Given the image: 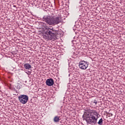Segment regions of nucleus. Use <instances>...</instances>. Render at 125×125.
<instances>
[{
    "label": "nucleus",
    "mask_w": 125,
    "mask_h": 125,
    "mask_svg": "<svg viewBox=\"0 0 125 125\" xmlns=\"http://www.w3.org/2000/svg\"><path fill=\"white\" fill-rule=\"evenodd\" d=\"M98 124H99L100 125H102L103 124V119L101 118L99 121L98 122Z\"/></svg>",
    "instance_id": "obj_9"
},
{
    "label": "nucleus",
    "mask_w": 125,
    "mask_h": 125,
    "mask_svg": "<svg viewBox=\"0 0 125 125\" xmlns=\"http://www.w3.org/2000/svg\"><path fill=\"white\" fill-rule=\"evenodd\" d=\"M57 36V31L53 29V28H46L43 34V38L46 41H55Z\"/></svg>",
    "instance_id": "obj_2"
},
{
    "label": "nucleus",
    "mask_w": 125,
    "mask_h": 125,
    "mask_svg": "<svg viewBox=\"0 0 125 125\" xmlns=\"http://www.w3.org/2000/svg\"><path fill=\"white\" fill-rule=\"evenodd\" d=\"M60 120H61V117L60 116H56L54 118V122H55V123H58Z\"/></svg>",
    "instance_id": "obj_8"
},
{
    "label": "nucleus",
    "mask_w": 125,
    "mask_h": 125,
    "mask_svg": "<svg viewBox=\"0 0 125 125\" xmlns=\"http://www.w3.org/2000/svg\"><path fill=\"white\" fill-rule=\"evenodd\" d=\"M43 21L47 23L48 25L55 26L57 24H59L61 21L60 20V18L50 17L49 16L44 17L43 18Z\"/></svg>",
    "instance_id": "obj_3"
},
{
    "label": "nucleus",
    "mask_w": 125,
    "mask_h": 125,
    "mask_svg": "<svg viewBox=\"0 0 125 125\" xmlns=\"http://www.w3.org/2000/svg\"><path fill=\"white\" fill-rule=\"evenodd\" d=\"M54 83V81H53V79L51 78L47 79L46 81V84L47 85H48V86L53 85Z\"/></svg>",
    "instance_id": "obj_6"
},
{
    "label": "nucleus",
    "mask_w": 125,
    "mask_h": 125,
    "mask_svg": "<svg viewBox=\"0 0 125 125\" xmlns=\"http://www.w3.org/2000/svg\"><path fill=\"white\" fill-rule=\"evenodd\" d=\"M19 100L21 104H26L29 100V97L26 95H21L19 97Z\"/></svg>",
    "instance_id": "obj_4"
},
{
    "label": "nucleus",
    "mask_w": 125,
    "mask_h": 125,
    "mask_svg": "<svg viewBox=\"0 0 125 125\" xmlns=\"http://www.w3.org/2000/svg\"><path fill=\"white\" fill-rule=\"evenodd\" d=\"M98 117V113L96 110H90L88 113H85L83 115V119L90 125L97 124Z\"/></svg>",
    "instance_id": "obj_1"
},
{
    "label": "nucleus",
    "mask_w": 125,
    "mask_h": 125,
    "mask_svg": "<svg viewBox=\"0 0 125 125\" xmlns=\"http://www.w3.org/2000/svg\"><path fill=\"white\" fill-rule=\"evenodd\" d=\"M24 67L26 70H30L32 68V66L28 63H25L24 64Z\"/></svg>",
    "instance_id": "obj_7"
},
{
    "label": "nucleus",
    "mask_w": 125,
    "mask_h": 125,
    "mask_svg": "<svg viewBox=\"0 0 125 125\" xmlns=\"http://www.w3.org/2000/svg\"><path fill=\"white\" fill-rule=\"evenodd\" d=\"M79 66L82 70H86L88 67V63L85 61H82L79 62Z\"/></svg>",
    "instance_id": "obj_5"
}]
</instances>
